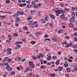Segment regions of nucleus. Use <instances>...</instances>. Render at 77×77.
Wrapping results in <instances>:
<instances>
[{
  "instance_id": "obj_1",
  "label": "nucleus",
  "mask_w": 77,
  "mask_h": 77,
  "mask_svg": "<svg viewBox=\"0 0 77 77\" xmlns=\"http://www.w3.org/2000/svg\"><path fill=\"white\" fill-rule=\"evenodd\" d=\"M29 66L31 68H35V65L33 64V62L32 61L29 62Z\"/></svg>"
},
{
  "instance_id": "obj_2",
  "label": "nucleus",
  "mask_w": 77,
  "mask_h": 77,
  "mask_svg": "<svg viewBox=\"0 0 77 77\" xmlns=\"http://www.w3.org/2000/svg\"><path fill=\"white\" fill-rule=\"evenodd\" d=\"M6 50L7 51L8 53L9 54H11V51L12 50L10 48H8V49H7Z\"/></svg>"
},
{
  "instance_id": "obj_3",
  "label": "nucleus",
  "mask_w": 77,
  "mask_h": 77,
  "mask_svg": "<svg viewBox=\"0 0 77 77\" xmlns=\"http://www.w3.org/2000/svg\"><path fill=\"white\" fill-rule=\"evenodd\" d=\"M6 69L7 70H8L9 71H11L12 69L11 67H10V66H7V67H6Z\"/></svg>"
},
{
  "instance_id": "obj_4",
  "label": "nucleus",
  "mask_w": 77,
  "mask_h": 77,
  "mask_svg": "<svg viewBox=\"0 0 77 77\" xmlns=\"http://www.w3.org/2000/svg\"><path fill=\"white\" fill-rule=\"evenodd\" d=\"M17 14H15L14 15V17L15 18L17 17H18L19 16V15H20V11H17Z\"/></svg>"
},
{
  "instance_id": "obj_5",
  "label": "nucleus",
  "mask_w": 77,
  "mask_h": 77,
  "mask_svg": "<svg viewBox=\"0 0 77 77\" xmlns=\"http://www.w3.org/2000/svg\"><path fill=\"white\" fill-rule=\"evenodd\" d=\"M48 75L49 76H54H54H56V75L55 74H54L53 73H48Z\"/></svg>"
},
{
  "instance_id": "obj_6",
  "label": "nucleus",
  "mask_w": 77,
  "mask_h": 77,
  "mask_svg": "<svg viewBox=\"0 0 77 77\" xmlns=\"http://www.w3.org/2000/svg\"><path fill=\"white\" fill-rule=\"evenodd\" d=\"M55 13L58 14H60V10H58L55 11Z\"/></svg>"
},
{
  "instance_id": "obj_7",
  "label": "nucleus",
  "mask_w": 77,
  "mask_h": 77,
  "mask_svg": "<svg viewBox=\"0 0 77 77\" xmlns=\"http://www.w3.org/2000/svg\"><path fill=\"white\" fill-rule=\"evenodd\" d=\"M72 18H75V13L74 12H73L72 14Z\"/></svg>"
},
{
  "instance_id": "obj_8",
  "label": "nucleus",
  "mask_w": 77,
  "mask_h": 77,
  "mask_svg": "<svg viewBox=\"0 0 77 77\" xmlns=\"http://www.w3.org/2000/svg\"><path fill=\"white\" fill-rule=\"evenodd\" d=\"M8 36L9 37L8 40L9 41H11L12 38V35H8Z\"/></svg>"
},
{
  "instance_id": "obj_9",
  "label": "nucleus",
  "mask_w": 77,
  "mask_h": 77,
  "mask_svg": "<svg viewBox=\"0 0 77 77\" xmlns=\"http://www.w3.org/2000/svg\"><path fill=\"white\" fill-rule=\"evenodd\" d=\"M50 16L51 17V18L52 19H54L55 18H56V17H55V16L54 15H52L51 14H50Z\"/></svg>"
},
{
  "instance_id": "obj_10",
  "label": "nucleus",
  "mask_w": 77,
  "mask_h": 77,
  "mask_svg": "<svg viewBox=\"0 0 77 77\" xmlns=\"http://www.w3.org/2000/svg\"><path fill=\"white\" fill-rule=\"evenodd\" d=\"M66 13V11H65L64 10H60V14H65Z\"/></svg>"
},
{
  "instance_id": "obj_11",
  "label": "nucleus",
  "mask_w": 77,
  "mask_h": 77,
  "mask_svg": "<svg viewBox=\"0 0 77 77\" xmlns=\"http://www.w3.org/2000/svg\"><path fill=\"white\" fill-rule=\"evenodd\" d=\"M70 20L71 23H74V22L75 21L74 20V18L72 17L71 19H70Z\"/></svg>"
},
{
  "instance_id": "obj_12",
  "label": "nucleus",
  "mask_w": 77,
  "mask_h": 77,
  "mask_svg": "<svg viewBox=\"0 0 77 77\" xmlns=\"http://www.w3.org/2000/svg\"><path fill=\"white\" fill-rule=\"evenodd\" d=\"M67 72H71V69L69 68H67L66 69Z\"/></svg>"
},
{
  "instance_id": "obj_13",
  "label": "nucleus",
  "mask_w": 77,
  "mask_h": 77,
  "mask_svg": "<svg viewBox=\"0 0 77 77\" xmlns=\"http://www.w3.org/2000/svg\"><path fill=\"white\" fill-rule=\"evenodd\" d=\"M63 69V67H61V66H60L58 68V71H62Z\"/></svg>"
},
{
  "instance_id": "obj_14",
  "label": "nucleus",
  "mask_w": 77,
  "mask_h": 77,
  "mask_svg": "<svg viewBox=\"0 0 77 77\" xmlns=\"http://www.w3.org/2000/svg\"><path fill=\"white\" fill-rule=\"evenodd\" d=\"M69 26L70 27H73L74 26V25L72 24V23H69Z\"/></svg>"
},
{
  "instance_id": "obj_15",
  "label": "nucleus",
  "mask_w": 77,
  "mask_h": 77,
  "mask_svg": "<svg viewBox=\"0 0 77 77\" xmlns=\"http://www.w3.org/2000/svg\"><path fill=\"white\" fill-rule=\"evenodd\" d=\"M26 69L28 70V71H32V70L31 68H29V67H28L26 68Z\"/></svg>"
},
{
  "instance_id": "obj_16",
  "label": "nucleus",
  "mask_w": 77,
  "mask_h": 77,
  "mask_svg": "<svg viewBox=\"0 0 77 77\" xmlns=\"http://www.w3.org/2000/svg\"><path fill=\"white\" fill-rule=\"evenodd\" d=\"M16 20H15V22L16 23H18V22H19L20 21V18L18 17H17L16 18Z\"/></svg>"
},
{
  "instance_id": "obj_17",
  "label": "nucleus",
  "mask_w": 77,
  "mask_h": 77,
  "mask_svg": "<svg viewBox=\"0 0 77 77\" xmlns=\"http://www.w3.org/2000/svg\"><path fill=\"white\" fill-rule=\"evenodd\" d=\"M60 17L61 18H64L65 17V14H63L61 15Z\"/></svg>"
},
{
  "instance_id": "obj_18",
  "label": "nucleus",
  "mask_w": 77,
  "mask_h": 77,
  "mask_svg": "<svg viewBox=\"0 0 77 77\" xmlns=\"http://www.w3.org/2000/svg\"><path fill=\"white\" fill-rule=\"evenodd\" d=\"M40 21L42 22V23H43V24H45V22L44 21V20L43 19H41Z\"/></svg>"
},
{
  "instance_id": "obj_19",
  "label": "nucleus",
  "mask_w": 77,
  "mask_h": 77,
  "mask_svg": "<svg viewBox=\"0 0 77 77\" xmlns=\"http://www.w3.org/2000/svg\"><path fill=\"white\" fill-rule=\"evenodd\" d=\"M26 3H24L22 4H20V6H21V7H24V6H26Z\"/></svg>"
},
{
  "instance_id": "obj_20",
  "label": "nucleus",
  "mask_w": 77,
  "mask_h": 77,
  "mask_svg": "<svg viewBox=\"0 0 77 77\" xmlns=\"http://www.w3.org/2000/svg\"><path fill=\"white\" fill-rule=\"evenodd\" d=\"M46 67L45 66L42 65L41 66V69H45Z\"/></svg>"
},
{
  "instance_id": "obj_21",
  "label": "nucleus",
  "mask_w": 77,
  "mask_h": 77,
  "mask_svg": "<svg viewBox=\"0 0 77 77\" xmlns=\"http://www.w3.org/2000/svg\"><path fill=\"white\" fill-rule=\"evenodd\" d=\"M27 8H32V5H27Z\"/></svg>"
},
{
  "instance_id": "obj_22",
  "label": "nucleus",
  "mask_w": 77,
  "mask_h": 77,
  "mask_svg": "<svg viewBox=\"0 0 77 77\" xmlns=\"http://www.w3.org/2000/svg\"><path fill=\"white\" fill-rule=\"evenodd\" d=\"M0 17H1L0 18L1 20H3L4 18H5V16H1Z\"/></svg>"
},
{
  "instance_id": "obj_23",
  "label": "nucleus",
  "mask_w": 77,
  "mask_h": 77,
  "mask_svg": "<svg viewBox=\"0 0 77 77\" xmlns=\"http://www.w3.org/2000/svg\"><path fill=\"white\" fill-rule=\"evenodd\" d=\"M51 55L49 56L48 57L47 60H51Z\"/></svg>"
},
{
  "instance_id": "obj_24",
  "label": "nucleus",
  "mask_w": 77,
  "mask_h": 77,
  "mask_svg": "<svg viewBox=\"0 0 77 77\" xmlns=\"http://www.w3.org/2000/svg\"><path fill=\"white\" fill-rule=\"evenodd\" d=\"M10 0H7L6 1V3L7 4H9V3H10Z\"/></svg>"
},
{
  "instance_id": "obj_25",
  "label": "nucleus",
  "mask_w": 77,
  "mask_h": 77,
  "mask_svg": "<svg viewBox=\"0 0 77 77\" xmlns=\"http://www.w3.org/2000/svg\"><path fill=\"white\" fill-rule=\"evenodd\" d=\"M31 43L32 44V45H34V44L36 43V42L35 41H32L31 42Z\"/></svg>"
},
{
  "instance_id": "obj_26",
  "label": "nucleus",
  "mask_w": 77,
  "mask_h": 77,
  "mask_svg": "<svg viewBox=\"0 0 77 77\" xmlns=\"http://www.w3.org/2000/svg\"><path fill=\"white\" fill-rule=\"evenodd\" d=\"M23 29L26 30H28V28H27V26H24L23 27Z\"/></svg>"
},
{
  "instance_id": "obj_27",
  "label": "nucleus",
  "mask_w": 77,
  "mask_h": 77,
  "mask_svg": "<svg viewBox=\"0 0 77 77\" xmlns=\"http://www.w3.org/2000/svg\"><path fill=\"white\" fill-rule=\"evenodd\" d=\"M41 6V4L40 3L37 5V8H39V7H40Z\"/></svg>"
},
{
  "instance_id": "obj_28",
  "label": "nucleus",
  "mask_w": 77,
  "mask_h": 77,
  "mask_svg": "<svg viewBox=\"0 0 77 77\" xmlns=\"http://www.w3.org/2000/svg\"><path fill=\"white\" fill-rule=\"evenodd\" d=\"M12 60L11 58H9L8 59V60H7L8 62H10L11 61H12Z\"/></svg>"
},
{
  "instance_id": "obj_29",
  "label": "nucleus",
  "mask_w": 77,
  "mask_h": 77,
  "mask_svg": "<svg viewBox=\"0 0 77 77\" xmlns=\"http://www.w3.org/2000/svg\"><path fill=\"white\" fill-rule=\"evenodd\" d=\"M53 40L54 41H57V38H56V37H54L53 38Z\"/></svg>"
},
{
  "instance_id": "obj_30",
  "label": "nucleus",
  "mask_w": 77,
  "mask_h": 77,
  "mask_svg": "<svg viewBox=\"0 0 77 77\" xmlns=\"http://www.w3.org/2000/svg\"><path fill=\"white\" fill-rule=\"evenodd\" d=\"M31 4L32 5H36L35 2L34 1H32L31 2Z\"/></svg>"
},
{
  "instance_id": "obj_31",
  "label": "nucleus",
  "mask_w": 77,
  "mask_h": 77,
  "mask_svg": "<svg viewBox=\"0 0 77 77\" xmlns=\"http://www.w3.org/2000/svg\"><path fill=\"white\" fill-rule=\"evenodd\" d=\"M55 63L56 65H58L59 64V61L57 60Z\"/></svg>"
},
{
  "instance_id": "obj_32",
  "label": "nucleus",
  "mask_w": 77,
  "mask_h": 77,
  "mask_svg": "<svg viewBox=\"0 0 77 77\" xmlns=\"http://www.w3.org/2000/svg\"><path fill=\"white\" fill-rule=\"evenodd\" d=\"M45 21H48V17H45Z\"/></svg>"
},
{
  "instance_id": "obj_33",
  "label": "nucleus",
  "mask_w": 77,
  "mask_h": 77,
  "mask_svg": "<svg viewBox=\"0 0 77 77\" xmlns=\"http://www.w3.org/2000/svg\"><path fill=\"white\" fill-rule=\"evenodd\" d=\"M38 23V22L36 21H35L33 23H32L31 24H32L33 25H34V24H36Z\"/></svg>"
},
{
  "instance_id": "obj_34",
  "label": "nucleus",
  "mask_w": 77,
  "mask_h": 77,
  "mask_svg": "<svg viewBox=\"0 0 77 77\" xmlns=\"http://www.w3.org/2000/svg\"><path fill=\"white\" fill-rule=\"evenodd\" d=\"M13 35L14 36H18V34L17 33H14L13 34Z\"/></svg>"
},
{
  "instance_id": "obj_35",
  "label": "nucleus",
  "mask_w": 77,
  "mask_h": 77,
  "mask_svg": "<svg viewBox=\"0 0 77 77\" xmlns=\"http://www.w3.org/2000/svg\"><path fill=\"white\" fill-rule=\"evenodd\" d=\"M64 66L66 67H68V64H64Z\"/></svg>"
},
{
  "instance_id": "obj_36",
  "label": "nucleus",
  "mask_w": 77,
  "mask_h": 77,
  "mask_svg": "<svg viewBox=\"0 0 77 77\" xmlns=\"http://www.w3.org/2000/svg\"><path fill=\"white\" fill-rule=\"evenodd\" d=\"M7 74H8V72H6L5 74H4L3 75V77H6V75H7Z\"/></svg>"
},
{
  "instance_id": "obj_37",
  "label": "nucleus",
  "mask_w": 77,
  "mask_h": 77,
  "mask_svg": "<svg viewBox=\"0 0 77 77\" xmlns=\"http://www.w3.org/2000/svg\"><path fill=\"white\" fill-rule=\"evenodd\" d=\"M73 48H77V45H75L73 46Z\"/></svg>"
},
{
  "instance_id": "obj_38",
  "label": "nucleus",
  "mask_w": 77,
  "mask_h": 77,
  "mask_svg": "<svg viewBox=\"0 0 77 77\" xmlns=\"http://www.w3.org/2000/svg\"><path fill=\"white\" fill-rule=\"evenodd\" d=\"M65 11H69V9L67 8H65L64 9Z\"/></svg>"
},
{
  "instance_id": "obj_39",
  "label": "nucleus",
  "mask_w": 77,
  "mask_h": 77,
  "mask_svg": "<svg viewBox=\"0 0 77 77\" xmlns=\"http://www.w3.org/2000/svg\"><path fill=\"white\" fill-rule=\"evenodd\" d=\"M50 26L51 27H52L53 26V24L52 23H51L50 24Z\"/></svg>"
},
{
  "instance_id": "obj_40",
  "label": "nucleus",
  "mask_w": 77,
  "mask_h": 77,
  "mask_svg": "<svg viewBox=\"0 0 77 77\" xmlns=\"http://www.w3.org/2000/svg\"><path fill=\"white\" fill-rule=\"evenodd\" d=\"M4 66L5 65L6 66V65H9V64L8 63H4Z\"/></svg>"
},
{
  "instance_id": "obj_41",
  "label": "nucleus",
  "mask_w": 77,
  "mask_h": 77,
  "mask_svg": "<svg viewBox=\"0 0 77 77\" xmlns=\"http://www.w3.org/2000/svg\"><path fill=\"white\" fill-rule=\"evenodd\" d=\"M60 5L61 7H63V6H64V5H63V4L62 3H60Z\"/></svg>"
},
{
  "instance_id": "obj_42",
  "label": "nucleus",
  "mask_w": 77,
  "mask_h": 77,
  "mask_svg": "<svg viewBox=\"0 0 77 77\" xmlns=\"http://www.w3.org/2000/svg\"><path fill=\"white\" fill-rule=\"evenodd\" d=\"M32 19V17L30 16V17H29L28 18V20H30Z\"/></svg>"
},
{
  "instance_id": "obj_43",
  "label": "nucleus",
  "mask_w": 77,
  "mask_h": 77,
  "mask_svg": "<svg viewBox=\"0 0 77 77\" xmlns=\"http://www.w3.org/2000/svg\"><path fill=\"white\" fill-rule=\"evenodd\" d=\"M24 14V12L20 11V15H23Z\"/></svg>"
},
{
  "instance_id": "obj_44",
  "label": "nucleus",
  "mask_w": 77,
  "mask_h": 77,
  "mask_svg": "<svg viewBox=\"0 0 77 77\" xmlns=\"http://www.w3.org/2000/svg\"><path fill=\"white\" fill-rule=\"evenodd\" d=\"M9 58H8V57H5L4 59L5 60H7V61L8 59Z\"/></svg>"
},
{
  "instance_id": "obj_45",
  "label": "nucleus",
  "mask_w": 77,
  "mask_h": 77,
  "mask_svg": "<svg viewBox=\"0 0 77 77\" xmlns=\"http://www.w3.org/2000/svg\"><path fill=\"white\" fill-rule=\"evenodd\" d=\"M68 60L69 61V62H72V60L69 58L68 59Z\"/></svg>"
},
{
  "instance_id": "obj_46",
  "label": "nucleus",
  "mask_w": 77,
  "mask_h": 77,
  "mask_svg": "<svg viewBox=\"0 0 77 77\" xmlns=\"http://www.w3.org/2000/svg\"><path fill=\"white\" fill-rule=\"evenodd\" d=\"M39 55L40 56H41V57H44V55H43V54H40Z\"/></svg>"
},
{
  "instance_id": "obj_47",
  "label": "nucleus",
  "mask_w": 77,
  "mask_h": 77,
  "mask_svg": "<svg viewBox=\"0 0 77 77\" xmlns=\"http://www.w3.org/2000/svg\"><path fill=\"white\" fill-rule=\"evenodd\" d=\"M32 58L33 59H35V60L36 59H37V57L35 56L32 57Z\"/></svg>"
},
{
  "instance_id": "obj_48",
  "label": "nucleus",
  "mask_w": 77,
  "mask_h": 77,
  "mask_svg": "<svg viewBox=\"0 0 77 77\" xmlns=\"http://www.w3.org/2000/svg\"><path fill=\"white\" fill-rule=\"evenodd\" d=\"M45 41H50V39L49 38H45Z\"/></svg>"
},
{
  "instance_id": "obj_49",
  "label": "nucleus",
  "mask_w": 77,
  "mask_h": 77,
  "mask_svg": "<svg viewBox=\"0 0 77 77\" xmlns=\"http://www.w3.org/2000/svg\"><path fill=\"white\" fill-rule=\"evenodd\" d=\"M48 35L46 34L45 35V38H48Z\"/></svg>"
},
{
  "instance_id": "obj_50",
  "label": "nucleus",
  "mask_w": 77,
  "mask_h": 77,
  "mask_svg": "<svg viewBox=\"0 0 77 77\" xmlns=\"http://www.w3.org/2000/svg\"><path fill=\"white\" fill-rule=\"evenodd\" d=\"M74 41H77V38L76 37H75L74 39Z\"/></svg>"
},
{
  "instance_id": "obj_51",
  "label": "nucleus",
  "mask_w": 77,
  "mask_h": 77,
  "mask_svg": "<svg viewBox=\"0 0 77 77\" xmlns=\"http://www.w3.org/2000/svg\"><path fill=\"white\" fill-rule=\"evenodd\" d=\"M63 45H64V44H65V45H66V44H67V42H63Z\"/></svg>"
},
{
  "instance_id": "obj_52",
  "label": "nucleus",
  "mask_w": 77,
  "mask_h": 77,
  "mask_svg": "<svg viewBox=\"0 0 77 77\" xmlns=\"http://www.w3.org/2000/svg\"><path fill=\"white\" fill-rule=\"evenodd\" d=\"M17 59H18V60L20 61V60H21V58L20 57H18L17 58Z\"/></svg>"
},
{
  "instance_id": "obj_53",
  "label": "nucleus",
  "mask_w": 77,
  "mask_h": 77,
  "mask_svg": "<svg viewBox=\"0 0 77 77\" xmlns=\"http://www.w3.org/2000/svg\"><path fill=\"white\" fill-rule=\"evenodd\" d=\"M15 45H17L18 44H19V42H16L15 43Z\"/></svg>"
},
{
  "instance_id": "obj_54",
  "label": "nucleus",
  "mask_w": 77,
  "mask_h": 77,
  "mask_svg": "<svg viewBox=\"0 0 77 77\" xmlns=\"http://www.w3.org/2000/svg\"><path fill=\"white\" fill-rule=\"evenodd\" d=\"M65 38L67 39H69V36H66Z\"/></svg>"
},
{
  "instance_id": "obj_55",
  "label": "nucleus",
  "mask_w": 77,
  "mask_h": 77,
  "mask_svg": "<svg viewBox=\"0 0 77 77\" xmlns=\"http://www.w3.org/2000/svg\"><path fill=\"white\" fill-rule=\"evenodd\" d=\"M66 47H69V44H66Z\"/></svg>"
},
{
  "instance_id": "obj_56",
  "label": "nucleus",
  "mask_w": 77,
  "mask_h": 77,
  "mask_svg": "<svg viewBox=\"0 0 77 77\" xmlns=\"http://www.w3.org/2000/svg\"><path fill=\"white\" fill-rule=\"evenodd\" d=\"M38 8L37 5H34V8H35V9H36V8Z\"/></svg>"
},
{
  "instance_id": "obj_57",
  "label": "nucleus",
  "mask_w": 77,
  "mask_h": 77,
  "mask_svg": "<svg viewBox=\"0 0 77 77\" xmlns=\"http://www.w3.org/2000/svg\"><path fill=\"white\" fill-rule=\"evenodd\" d=\"M23 42H19V44H23Z\"/></svg>"
},
{
  "instance_id": "obj_58",
  "label": "nucleus",
  "mask_w": 77,
  "mask_h": 77,
  "mask_svg": "<svg viewBox=\"0 0 77 77\" xmlns=\"http://www.w3.org/2000/svg\"><path fill=\"white\" fill-rule=\"evenodd\" d=\"M56 57L55 56H53L52 57V59H56Z\"/></svg>"
},
{
  "instance_id": "obj_59",
  "label": "nucleus",
  "mask_w": 77,
  "mask_h": 77,
  "mask_svg": "<svg viewBox=\"0 0 77 77\" xmlns=\"http://www.w3.org/2000/svg\"><path fill=\"white\" fill-rule=\"evenodd\" d=\"M26 3L27 4H30V2L29 1H27L26 2Z\"/></svg>"
},
{
  "instance_id": "obj_60",
  "label": "nucleus",
  "mask_w": 77,
  "mask_h": 77,
  "mask_svg": "<svg viewBox=\"0 0 77 77\" xmlns=\"http://www.w3.org/2000/svg\"><path fill=\"white\" fill-rule=\"evenodd\" d=\"M15 25L16 26H17V27L18 26H19V25L18 23H15Z\"/></svg>"
},
{
  "instance_id": "obj_61",
  "label": "nucleus",
  "mask_w": 77,
  "mask_h": 77,
  "mask_svg": "<svg viewBox=\"0 0 77 77\" xmlns=\"http://www.w3.org/2000/svg\"><path fill=\"white\" fill-rule=\"evenodd\" d=\"M74 35H75V36H77V32H75L74 33Z\"/></svg>"
},
{
  "instance_id": "obj_62",
  "label": "nucleus",
  "mask_w": 77,
  "mask_h": 77,
  "mask_svg": "<svg viewBox=\"0 0 77 77\" xmlns=\"http://www.w3.org/2000/svg\"><path fill=\"white\" fill-rule=\"evenodd\" d=\"M11 73V74H12L13 75H14V74H15V72H12Z\"/></svg>"
},
{
  "instance_id": "obj_63",
  "label": "nucleus",
  "mask_w": 77,
  "mask_h": 77,
  "mask_svg": "<svg viewBox=\"0 0 77 77\" xmlns=\"http://www.w3.org/2000/svg\"><path fill=\"white\" fill-rule=\"evenodd\" d=\"M73 44L72 43H69V47H71V46H72V45Z\"/></svg>"
},
{
  "instance_id": "obj_64",
  "label": "nucleus",
  "mask_w": 77,
  "mask_h": 77,
  "mask_svg": "<svg viewBox=\"0 0 77 77\" xmlns=\"http://www.w3.org/2000/svg\"><path fill=\"white\" fill-rule=\"evenodd\" d=\"M74 51L75 52V53H77V50L76 49H75L74 50Z\"/></svg>"
}]
</instances>
